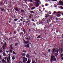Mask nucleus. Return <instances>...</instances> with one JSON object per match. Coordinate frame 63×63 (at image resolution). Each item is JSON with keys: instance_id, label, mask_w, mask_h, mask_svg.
<instances>
[{"instance_id": "nucleus-4", "label": "nucleus", "mask_w": 63, "mask_h": 63, "mask_svg": "<svg viewBox=\"0 0 63 63\" xmlns=\"http://www.w3.org/2000/svg\"><path fill=\"white\" fill-rule=\"evenodd\" d=\"M27 61V58H25L23 60V62H26Z\"/></svg>"}, {"instance_id": "nucleus-22", "label": "nucleus", "mask_w": 63, "mask_h": 63, "mask_svg": "<svg viewBox=\"0 0 63 63\" xmlns=\"http://www.w3.org/2000/svg\"><path fill=\"white\" fill-rule=\"evenodd\" d=\"M12 58L13 60H14V59H15V57L14 56H13L12 57Z\"/></svg>"}, {"instance_id": "nucleus-48", "label": "nucleus", "mask_w": 63, "mask_h": 63, "mask_svg": "<svg viewBox=\"0 0 63 63\" xmlns=\"http://www.w3.org/2000/svg\"><path fill=\"white\" fill-rule=\"evenodd\" d=\"M50 20H48V22H50Z\"/></svg>"}, {"instance_id": "nucleus-9", "label": "nucleus", "mask_w": 63, "mask_h": 63, "mask_svg": "<svg viewBox=\"0 0 63 63\" xmlns=\"http://www.w3.org/2000/svg\"><path fill=\"white\" fill-rule=\"evenodd\" d=\"M21 55L23 56H25V54L23 53L21 54Z\"/></svg>"}, {"instance_id": "nucleus-40", "label": "nucleus", "mask_w": 63, "mask_h": 63, "mask_svg": "<svg viewBox=\"0 0 63 63\" xmlns=\"http://www.w3.org/2000/svg\"><path fill=\"white\" fill-rule=\"evenodd\" d=\"M29 18H32V17H31V16H29Z\"/></svg>"}, {"instance_id": "nucleus-10", "label": "nucleus", "mask_w": 63, "mask_h": 63, "mask_svg": "<svg viewBox=\"0 0 63 63\" xmlns=\"http://www.w3.org/2000/svg\"><path fill=\"white\" fill-rule=\"evenodd\" d=\"M10 48L11 49H12V50H13V47H12V45H10Z\"/></svg>"}, {"instance_id": "nucleus-55", "label": "nucleus", "mask_w": 63, "mask_h": 63, "mask_svg": "<svg viewBox=\"0 0 63 63\" xmlns=\"http://www.w3.org/2000/svg\"><path fill=\"white\" fill-rule=\"evenodd\" d=\"M25 58V57H23V58L24 59V58Z\"/></svg>"}, {"instance_id": "nucleus-46", "label": "nucleus", "mask_w": 63, "mask_h": 63, "mask_svg": "<svg viewBox=\"0 0 63 63\" xmlns=\"http://www.w3.org/2000/svg\"><path fill=\"white\" fill-rule=\"evenodd\" d=\"M20 20L21 21H22V19H20Z\"/></svg>"}, {"instance_id": "nucleus-25", "label": "nucleus", "mask_w": 63, "mask_h": 63, "mask_svg": "<svg viewBox=\"0 0 63 63\" xmlns=\"http://www.w3.org/2000/svg\"><path fill=\"white\" fill-rule=\"evenodd\" d=\"M27 57H29V55L27 54L26 56Z\"/></svg>"}, {"instance_id": "nucleus-20", "label": "nucleus", "mask_w": 63, "mask_h": 63, "mask_svg": "<svg viewBox=\"0 0 63 63\" xmlns=\"http://www.w3.org/2000/svg\"><path fill=\"white\" fill-rule=\"evenodd\" d=\"M2 61L3 62H5V60L4 59H3V60H2Z\"/></svg>"}, {"instance_id": "nucleus-28", "label": "nucleus", "mask_w": 63, "mask_h": 63, "mask_svg": "<svg viewBox=\"0 0 63 63\" xmlns=\"http://www.w3.org/2000/svg\"><path fill=\"white\" fill-rule=\"evenodd\" d=\"M4 46H6V43H5L4 44Z\"/></svg>"}, {"instance_id": "nucleus-59", "label": "nucleus", "mask_w": 63, "mask_h": 63, "mask_svg": "<svg viewBox=\"0 0 63 63\" xmlns=\"http://www.w3.org/2000/svg\"><path fill=\"white\" fill-rule=\"evenodd\" d=\"M48 52H50V50H48Z\"/></svg>"}, {"instance_id": "nucleus-2", "label": "nucleus", "mask_w": 63, "mask_h": 63, "mask_svg": "<svg viewBox=\"0 0 63 63\" xmlns=\"http://www.w3.org/2000/svg\"><path fill=\"white\" fill-rule=\"evenodd\" d=\"M56 49L57 51V53H58V52L59 51V49H58L54 48L53 49L52 52H54L56 51Z\"/></svg>"}, {"instance_id": "nucleus-52", "label": "nucleus", "mask_w": 63, "mask_h": 63, "mask_svg": "<svg viewBox=\"0 0 63 63\" xmlns=\"http://www.w3.org/2000/svg\"><path fill=\"white\" fill-rule=\"evenodd\" d=\"M45 12H46V13H47V11L46 10L45 11Z\"/></svg>"}, {"instance_id": "nucleus-41", "label": "nucleus", "mask_w": 63, "mask_h": 63, "mask_svg": "<svg viewBox=\"0 0 63 63\" xmlns=\"http://www.w3.org/2000/svg\"><path fill=\"white\" fill-rule=\"evenodd\" d=\"M2 48H3V49H5V47H4V46H3L2 47Z\"/></svg>"}, {"instance_id": "nucleus-53", "label": "nucleus", "mask_w": 63, "mask_h": 63, "mask_svg": "<svg viewBox=\"0 0 63 63\" xmlns=\"http://www.w3.org/2000/svg\"><path fill=\"white\" fill-rule=\"evenodd\" d=\"M27 25L28 26H29V23L28 24V25Z\"/></svg>"}, {"instance_id": "nucleus-31", "label": "nucleus", "mask_w": 63, "mask_h": 63, "mask_svg": "<svg viewBox=\"0 0 63 63\" xmlns=\"http://www.w3.org/2000/svg\"><path fill=\"white\" fill-rule=\"evenodd\" d=\"M31 13H33V14H34V12L33 11H31Z\"/></svg>"}, {"instance_id": "nucleus-18", "label": "nucleus", "mask_w": 63, "mask_h": 63, "mask_svg": "<svg viewBox=\"0 0 63 63\" xmlns=\"http://www.w3.org/2000/svg\"><path fill=\"white\" fill-rule=\"evenodd\" d=\"M49 15H47L46 16H45V17H49Z\"/></svg>"}, {"instance_id": "nucleus-39", "label": "nucleus", "mask_w": 63, "mask_h": 63, "mask_svg": "<svg viewBox=\"0 0 63 63\" xmlns=\"http://www.w3.org/2000/svg\"><path fill=\"white\" fill-rule=\"evenodd\" d=\"M18 63H22V62L21 61L19 62H18Z\"/></svg>"}, {"instance_id": "nucleus-26", "label": "nucleus", "mask_w": 63, "mask_h": 63, "mask_svg": "<svg viewBox=\"0 0 63 63\" xmlns=\"http://www.w3.org/2000/svg\"><path fill=\"white\" fill-rule=\"evenodd\" d=\"M9 52V51H6V53H7V54Z\"/></svg>"}, {"instance_id": "nucleus-61", "label": "nucleus", "mask_w": 63, "mask_h": 63, "mask_svg": "<svg viewBox=\"0 0 63 63\" xmlns=\"http://www.w3.org/2000/svg\"><path fill=\"white\" fill-rule=\"evenodd\" d=\"M3 50V51H4V52H5V50Z\"/></svg>"}, {"instance_id": "nucleus-3", "label": "nucleus", "mask_w": 63, "mask_h": 63, "mask_svg": "<svg viewBox=\"0 0 63 63\" xmlns=\"http://www.w3.org/2000/svg\"><path fill=\"white\" fill-rule=\"evenodd\" d=\"M59 3L60 4V5H61V6H62L63 5V2H62V1L61 0H60L59 1Z\"/></svg>"}, {"instance_id": "nucleus-54", "label": "nucleus", "mask_w": 63, "mask_h": 63, "mask_svg": "<svg viewBox=\"0 0 63 63\" xmlns=\"http://www.w3.org/2000/svg\"><path fill=\"white\" fill-rule=\"evenodd\" d=\"M42 7H44V6L43 5H42Z\"/></svg>"}, {"instance_id": "nucleus-15", "label": "nucleus", "mask_w": 63, "mask_h": 63, "mask_svg": "<svg viewBox=\"0 0 63 63\" xmlns=\"http://www.w3.org/2000/svg\"><path fill=\"white\" fill-rule=\"evenodd\" d=\"M57 14V13L55 11H54V13L53 14V15H54V14Z\"/></svg>"}, {"instance_id": "nucleus-1", "label": "nucleus", "mask_w": 63, "mask_h": 63, "mask_svg": "<svg viewBox=\"0 0 63 63\" xmlns=\"http://www.w3.org/2000/svg\"><path fill=\"white\" fill-rule=\"evenodd\" d=\"M55 56H51V62L52 63V61L54 60V61H56V59L55 58Z\"/></svg>"}, {"instance_id": "nucleus-23", "label": "nucleus", "mask_w": 63, "mask_h": 63, "mask_svg": "<svg viewBox=\"0 0 63 63\" xmlns=\"http://www.w3.org/2000/svg\"><path fill=\"white\" fill-rule=\"evenodd\" d=\"M58 13H59L60 14L61 13V12L60 11H59L58 12H57V13L58 14Z\"/></svg>"}, {"instance_id": "nucleus-33", "label": "nucleus", "mask_w": 63, "mask_h": 63, "mask_svg": "<svg viewBox=\"0 0 63 63\" xmlns=\"http://www.w3.org/2000/svg\"><path fill=\"white\" fill-rule=\"evenodd\" d=\"M21 12H24V11L23 10H21Z\"/></svg>"}, {"instance_id": "nucleus-51", "label": "nucleus", "mask_w": 63, "mask_h": 63, "mask_svg": "<svg viewBox=\"0 0 63 63\" xmlns=\"http://www.w3.org/2000/svg\"><path fill=\"white\" fill-rule=\"evenodd\" d=\"M48 20H47V23H48Z\"/></svg>"}, {"instance_id": "nucleus-44", "label": "nucleus", "mask_w": 63, "mask_h": 63, "mask_svg": "<svg viewBox=\"0 0 63 63\" xmlns=\"http://www.w3.org/2000/svg\"><path fill=\"white\" fill-rule=\"evenodd\" d=\"M1 55L0 54V59H1Z\"/></svg>"}, {"instance_id": "nucleus-64", "label": "nucleus", "mask_w": 63, "mask_h": 63, "mask_svg": "<svg viewBox=\"0 0 63 63\" xmlns=\"http://www.w3.org/2000/svg\"><path fill=\"white\" fill-rule=\"evenodd\" d=\"M29 31L30 32V30H29Z\"/></svg>"}, {"instance_id": "nucleus-45", "label": "nucleus", "mask_w": 63, "mask_h": 63, "mask_svg": "<svg viewBox=\"0 0 63 63\" xmlns=\"http://www.w3.org/2000/svg\"><path fill=\"white\" fill-rule=\"evenodd\" d=\"M30 1L31 2H33V1H32V0H30Z\"/></svg>"}, {"instance_id": "nucleus-27", "label": "nucleus", "mask_w": 63, "mask_h": 63, "mask_svg": "<svg viewBox=\"0 0 63 63\" xmlns=\"http://www.w3.org/2000/svg\"><path fill=\"white\" fill-rule=\"evenodd\" d=\"M1 52H3V51H2L0 49V53H1Z\"/></svg>"}, {"instance_id": "nucleus-50", "label": "nucleus", "mask_w": 63, "mask_h": 63, "mask_svg": "<svg viewBox=\"0 0 63 63\" xmlns=\"http://www.w3.org/2000/svg\"><path fill=\"white\" fill-rule=\"evenodd\" d=\"M56 33H58V31H56Z\"/></svg>"}, {"instance_id": "nucleus-35", "label": "nucleus", "mask_w": 63, "mask_h": 63, "mask_svg": "<svg viewBox=\"0 0 63 63\" xmlns=\"http://www.w3.org/2000/svg\"><path fill=\"white\" fill-rule=\"evenodd\" d=\"M27 22H29V23H31V21H30L29 20Z\"/></svg>"}, {"instance_id": "nucleus-12", "label": "nucleus", "mask_w": 63, "mask_h": 63, "mask_svg": "<svg viewBox=\"0 0 63 63\" xmlns=\"http://www.w3.org/2000/svg\"><path fill=\"white\" fill-rule=\"evenodd\" d=\"M30 63V60L28 59V61L27 62V63Z\"/></svg>"}, {"instance_id": "nucleus-32", "label": "nucleus", "mask_w": 63, "mask_h": 63, "mask_svg": "<svg viewBox=\"0 0 63 63\" xmlns=\"http://www.w3.org/2000/svg\"><path fill=\"white\" fill-rule=\"evenodd\" d=\"M24 43H25V44H27L28 43V42H25Z\"/></svg>"}, {"instance_id": "nucleus-36", "label": "nucleus", "mask_w": 63, "mask_h": 63, "mask_svg": "<svg viewBox=\"0 0 63 63\" xmlns=\"http://www.w3.org/2000/svg\"><path fill=\"white\" fill-rule=\"evenodd\" d=\"M63 54H62L61 55V57H63Z\"/></svg>"}, {"instance_id": "nucleus-58", "label": "nucleus", "mask_w": 63, "mask_h": 63, "mask_svg": "<svg viewBox=\"0 0 63 63\" xmlns=\"http://www.w3.org/2000/svg\"><path fill=\"white\" fill-rule=\"evenodd\" d=\"M26 39H27V40H28V38H26Z\"/></svg>"}, {"instance_id": "nucleus-6", "label": "nucleus", "mask_w": 63, "mask_h": 63, "mask_svg": "<svg viewBox=\"0 0 63 63\" xmlns=\"http://www.w3.org/2000/svg\"><path fill=\"white\" fill-rule=\"evenodd\" d=\"M39 5H40L39 4V3H36V7H38V6H39Z\"/></svg>"}, {"instance_id": "nucleus-57", "label": "nucleus", "mask_w": 63, "mask_h": 63, "mask_svg": "<svg viewBox=\"0 0 63 63\" xmlns=\"http://www.w3.org/2000/svg\"><path fill=\"white\" fill-rule=\"evenodd\" d=\"M62 60H63V57L62 58Z\"/></svg>"}, {"instance_id": "nucleus-62", "label": "nucleus", "mask_w": 63, "mask_h": 63, "mask_svg": "<svg viewBox=\"0 0 63 63\" xmlns=\"http://www.w3.org/2000/svg\"><path fill=\"white\" fill-rule=\"evenodd\" d=\"M33 25H34V26H35V24H34V23H33Z\"/></svg>"}, {"instance_id": "nucleus-47", "label": "nucleus", "mask_w": 63, "mask_h": 63, "mask_svg": "<svg viewBox=\"0 0 63 63\" xmlns=\"http://www.w3.org/2000/svg\"><path fill=\"white\" fill-rule=\"evenodd\" d=\"M32 21H34V19H32Z\"/></svg>"}, {"instance_id": "nucleus-19", "label": "nucleus", "mask_w": 63, "mask_h": 63, "mask_svg": "<svg viewBox=\"0 0 63 63\" xmlns=\"http://www.w3.org/2000/svg\"><path fill=\"white\" fill-rule=\"evenodd\" d=\"M13 54H16V53L14 52V51H13Z\"/></svg>"}, {"instance_id": "nucleus-16", "label": "nucleus", "mask_w": 63, "mask_h": 63, "mask_svg": "<svg viewBox=\"0 0 63 63\" xmlns=\"http://www.w3.org/2000/svg\"><path fill=\"white\" fill-rule=\"evenodd\" d=\"M35 1H37L38 2H40V1L38 0H34Z\"/></svg>"}, {"instance_id": "nucleus-42", "label": "nucleus", "mask_w": 63, "mask_h": 63, "mask_svg": "<svg viewBox=\"0 0 63 63\" xmlns=\"http://www.w3.org/2000/svg\"><path fill=\"white\" fill-rule=\"evenodd\" d=\"M53 1H56L57 0H53Z\"/></svg>"}, {"instance_id": "nucleus-60", "label": "nucleus", "mask_w": 63, "mask_h": 63, "mask_svg": "<svg viewBox=\"0 0 63 63\" xmlns=\"http://www.w3.org/2000/svg\"><path fill=\"white\" fill-rule=\"evenodd\" d=\"M30 16H31V15H32L31 14H30Z\"/></svg>"}, {"instance_id": "nucleus-38", "label": "nucleus", "mask_w": 63, "mask_h": 63, "mask_svg": "<svg viewBox=\"0 0 63 63\" xmlns=\"http://www.w3.org/2000/svg\"><path fill=\"white\" fill-rule=\"evenodd\" d=\"M51 14V12H50L49 13V14L50 15Z\"/></svg>"}, {"instance_id": "nucleus-7", "label": "nucleus", "mask_w": 63, "mask_h": 63, "mask_svg": "<svg viewBox=\"0 0 63 63\" xmlns=\"http://www.w3.org/2000/svg\"><path fill=\"white\" fill-rule=\"evenodd\" d=\"M0 6H3V1H2L0 3Z\"/></svg>"}, {"instance_id": "nucleus-17", "label": "nucleus", "mask_w": 63, "mask_h": 63, "mask_svg": "<svg viewBox=\"0 0 63 63\" xmlns=\"http://www.w3.org/2000/svg\"><path fill=\"white\" fill-rule=\"evenodd\" d=\"M17 20H18V19H14V21H17Z\"/></svg>"}, {"instance_id": "nucleus-21", "label": "nucleus", "mask_w": 63, "mask_h": 63, "mask_svg": "<svg viewBox=\"0 0 63 63\" xmlns=\"http://www.w3.org/2000/svg\"><path fill=\"white\" fill-rule=\"evenodd\" d=\"M23 31L24 33V34H25V33L26 32H25V29H24L23 30Z\"/></svg>"}, {"instance_id": "nucleus-34", "label": "nucleus", "mask_w": 63, "mask_h": 63, "mask_svg": "<svg viewBox=\"0 0 63 63\" xmlns=\"http://www.w3.org/2000/svg\"><path fill=\"white\" fill-rule=\"evenodd\" d=\"M23 52H24L25 53H26V52L25 51H23Z\"/></svg>"}, {"instance_id": "nucleus-43", "label": "nucleus", "mask_w": 63, "mask_h": 63, "mask_svg": "<svg viewBox=\"0 0 63 63\" xmlns=\"http://www.w3.org/2000/svg\"><path fill=\"white\" fill-rule=\"evenodd\" d=\"M1 11H4V9H1Z\"/></svg>"}, {"instance_id": "nucleus-29", "label": "nucleus", "mask_w": 63, "mask_h": 63, "mask_svg": "<svg viewBox=\"0 0 63 63\" xmlns=\"http://www.w3.org/2000/svg\"><path fill=\"white\" fill-rule=\"evenodd\" d=\"M27 47H29V45H27Z\"/></svg>"}, {"instance_id": "nucleus-63", "label": "nucleus", "mask_w": 63, "mask_h": 63, "mask_svg": "<svg viewBox=\"0 0 63 63\" xmlns=\"http://www.w3.org/2000/svg\"><path fill=\"white\" fill-rule=\"evenodd\" d=\"M32 63H34V62L33 61L32 62Z\"/></svg>"}, {"instance_id": "nucleus-56", "label": "nucleus", "mask_w": 63, "mask_h": 63, "mask_svg": "<svg viewBox=\"0 0 63 63\" xmlns=\"http://www.w3.org/2000/svg\"><path fill=\"white\" fill-rule=\"evenodd\" d=\"M56 20H58V18H56Z\"/></svg>"}, {"instance_id": "nucleus-11", "label": "nucleus", "mask_w": 63, "mask_h": 63, "mask_svg": "<svg viewBox=\"0 0 63 63\" xmlns=\"http://www.w3.org/2000/svg\"><path fill=\"white\" fill-rule=\"evenodd\" d=\"M15 10L16 11H19V10H18V8H15Z\"/></svg>"}, {"instance_id": "nucleus-13", "label": "nucleus", "mask_w": 63, "mask_h": 63, "mask_svg": "<svg viewBox=\"0 0 63 63\" xmlns=\"http://www.w3.org/2000/svg\"><path fill=\"white\" fill-rule=\"evenodd\" d=\"M35 9V7H32L31 8V10H34V9Z\"/></svg>"}, {"instance_id": "nucleus-8", "label": "nucleus", "mask_w": 63, "mask_h": 63, "mask_svg": "<svg viewBox=\"0 0 63 63\" xmlns=\"http://www.w3.org/2000/svg\"><path fill=\"white\" fill-rule=\"evenodd\" d=\"M2 54L4 56H6V54L4 52Z\"/></svg>"}, {"instance_id": "nucleus-24", "label": "nucleus", "mask_w": 63, "mask_h": 63, "mask_svg": "<svg viewBox=\"0 0 63 63\" xmlns=\"http://www.w3.org/2000/svg\"><path fill=\"white\" fill-rule=\"evenodd\" d=\"M10 53H12V51H13L11 49H10Z\"/></svg>"}, {"instance_id": "nucleus-37", "label": "nucleus", "mask_w": 63, "mask_h": 63, "mask_svg": "<svg viewBox=\"0 0 63 63\" xmlns=\"http://www.w3.org/2000/svg\"><path fill=\"white\" fill-rule=\"evenodd\" d=\"M17 43H16V44L15 45V46H17Z\"/></svg>"}, {"instance_id": "nucleus-14", "label": "nucleus", "mask_w": 63, "mask_h": 63, "mask_svg": "<svg viewBox=\"0 0 63 63\" xmlns=\"http://www.w3.org/2000/svg\"><path fill=\"white\" fill-rule=\"evenodd\" d=\"M40 37H41V35H39L37 37V38L38 39L39 38H40Z\"/></svg>"}, {"instance_id": "nucleus-5", "label": "nucleus", "mask_w": 63, "mask_h": 63, "mask_svg": "<svg viewBox=\"0 0 63 63\" xmlns=\"http://www.w3.org/2000/svg\"><path fill=\"white\" fill-rule=\"evenodd\" d=\"M7 61L8 62V63L10 62L11 61L10 60V58H8L7 59Z\"/></svg>"}, {"instance_id": "nucleus-30", "label": "nucleus", "mask_w": 63, "mask_h": 63, "mask_svg": "<svg viewBox=\"0 0 63 63\" xmlns=\"http://www.w3.org/2000/svg\"><path fill=\"white\" fill-rule=\"evenodd\" d=\"M60 16H61L60 15H59V14H58L57 16H58V17H59Z\"/></svg>"}, {"instance_id": "nucleus-49", "label": "nucleus", "mask_w": 63, "mask_h": 63, "mask_svg": "<svg viewBox=\"0 0 63 63\" xmlns=\"http://www.w3.org/2000/svg\"><path fill=\"white\" fill-rule=\"evenodd\" d=\"M45 6H47V4H46V5H45Z\"/></svg>"}]
</instances>
